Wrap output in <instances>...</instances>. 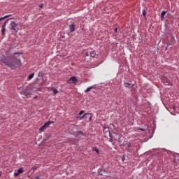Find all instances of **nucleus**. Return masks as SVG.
Segmentation results:
<instances>
[{
	"label": "nucleus",
	"instance_id": "1",
	"mask_svg": "<svg viewBox=\"0 0 179 179\" xmlns=\"http://www.w3.org/2000/svg\"><path fill=\"white\" fill-rule=\"evenodd\" d=\"M1 62H3L6 66L10 68L11 69H15L21 66V62L20 58H17L15 61L12 62L6 57L1 59Z\"/></svg>",
	"mask_w": 179,
	"mask_h": 179
},
{
	"label": "nucleus",
	"instance_id": "2",
	"mask_svg": "<svg viewBox=\"0 0 179 179\" xmlns=\"http://www.w3.org/2000/svg\"><path fill=\"white\" fill-rule=\"evenodd\" d=\"M20 94H21V95H22L23 99H28L29 96H30L31 95V93L27 89L22 90L20 92Z\"/></svg>",
	"mask_w": 179,
	"mask_h": 179
},
{
	"label": "nucleus",
	"instance_id": "3",
	"mask_svg": "<svg viewBox=\"0 0 179 179\" xmlns=\"http://www.w3.org/2000/svg\"><path fill=\"white\" fill-rule=\"evenodd\" d=\"M162 81L164 83V85L166 86H169L171 83V79L170 78L168 77H163L162 78Z\"/></svg>",
	"mask_w": 179,
	"mask_h": 179
},
{
	"label": "nucleus",
	"instance_id": "4",
	"mask_svg": "<svg viewBox=\"0 0 179 179\" xmlns=\"http://www.w3.org/2000/svg\"><path fill=\"white\" fill-rule=\"evenodd\" d=\"M52 122L51 121H48L47 122H45L43 126H41L39 129V131L41 132H43L45 129H46V128L49 127V126L51 124Z\"/></svg>",
	"mask_w": 179,
	"mask_h": 179
},
{
	"label": "nucleus",
	"instance_id": "5",
	"mask_svg": "<svg viewBox=\"0 0 179 179\" xmlns=\"http://www.w3.org/2000/svg\"><path fill=\"white\" fill-rule=\"evenodd\" d=\"M10 29L13 30L15 32H17L18 27L17 24L15 22H11L10 23Z\"/></svg>",
	"mask_w": 179,
	"mask_h": 179
},
{
	"label": "nucleus",
	"instance_id": "6",
	"mask_svg": "<svg viewBox=\"0 0 179 179\" xmlns=\"http://www.w3.org/2000/svg\"><path fill=\"white\" fill-rule=\"evenodd\" d=\"M76 83H78V80H77L76 77H75V76H72L67 80V84H69V85L76 84Z\"/></svg>",
	"mask_w": 179,
	"mask_h": 179
},
{
	"label": "nucleus",
	"instance_id": "7",
	"mask_svg": "<svg viewBox=\"0 0 179 179\" xmlns=\"http://www.w3.org/2000/svg\"><path fill=\"white\" fill-rule=\"evenodd\" d=\"M76 25H75V23L73 22L72 24H71L69 25V31H70V33H73L76 30V28H75Z\"/></svg>",
	"mask_w": 179,
	"mask_h": 179
},
{
	"label": "nucleus",
	"instance_id": "8",
	"mask_svg": "<svg viewBox=\"0 0 179 179\" xmlns=\"http://www.w3.org/2000/svg\"><path fill=\"white\" fill-rule=\"evenodd\" d=\"M23 173V169L22 168H20L17 172H15L14 173V176L17 177L20 174H22Z\"/></svg>",
	"mask_w": 179,
	"mask_h": 179
},
{
	"label": "nucleus",
	"instance_id": "9",
	"mask_svg": "<svg viewBox=\"0 0 179 179\" xmlns=\"http://www.w3.org/2000/svg\"><path fill=\"white\" fill-rule=\"evenodd\" d=\"M8 22V20L4 22V23L3 24L2 27H1V32H2V34L4 35V33L6 31V23Z\"/></svg>",
	"mask_w": 179,
	"mask_h": 179
},
{
	"label": "nucleus",
	"instance_id": "10",
	"mask_svg": "<svg viewBox=\"0 0 179 179\" xmlns=\"http://www.w3.org/2000/svg\"><path fill=\"white\" fill-rule=\"evenodd\" d=\"M87 115H91V113H85L83 115H82L81 117L79 116L78 118H80V120H83Z\"/></svg>",
	"mask_w": 179,
	"mask_h": 179
},
{
	"label": "nucleus",
	"instance_id": "11",
	"mask_svg": "<svg viewBox=\"0 0 179 179\" xmlns=\"http://www.w3.org/2000/svg\"><path fill=\"white\" fill-rule=\"evenodd\" d=\"M124 86L127 88H131V87H133V85L131 83H124Z\"/></svg>",
	"mask_w": 179,
	"mask_h": 179
},
{
	"label": "nucleus",
	"instance_id": "12",
	"mask_svg": "<svg viewBox=\"0 0 179 179\" xmlns=\"http://www.w3.org/2000/svg\"><path fill=\"white\" fill-rule=\"evenodd\" d=\"M10 16H11V15H5V16H3V17H0V22H1L3 20L6 19V18H8V17H10Z\"/></svg>",
	"mask_w": 179,
	"mask_h": 179
},
{
	"label": "nucleus",
	"instance_id": "13",
	"mask_svg": "<svg viewBox=\"0 0 179 179\" xmlns=\"http://www.w3.org/2000/svg\"><path fill=\"white\" fill-rule=\"evenodd\" d=\"M93 88H94V86H90V87H87V90H85V92L87 93V92H90Z\"/></svg>",
	"mask_w": 179,
	"mask_h": 179
},
{
	"label": "nucleus",
	"instance_id": "14",
	"mask_svg": "<svg viewBox=\"0 0 179 179\" xmlns=\"http://www.w3.org/2000/svg\"><path fill=\"white\" fill-rule=\"evenodd\" d=\"M51 91L53 92L54 95H55V94H57L58 93L57 90L55 89V88H54V87H52V88H51Z\"/></svg>",
	"mask_w": 179,
	"mask_h": 179
},
{
	"label": "nucleus",
	"instance_id": "15",
	"mask_svg": "<svg viewBox=\"0 0 179 179\" xmlns=\"http://www.w3.org/2000/svg\"><path fill=\"white\" fill-rule=\"evenodd\" d=\"M166 14V11H162V14H161V17L162 20H164V16Z\"/></svg>",
	"mask_w": 179,
	"mask_h": 179
},
{
	"label": "nucleus",
	"instance_id": "16",
	"mask_svg": "<svg viewBox=\"0 0 179 179\" xmlns=\"http://www.w3.org/2000/svg\"><path fill=\"white\" fill-rule=\"evenodd\" d=\"M34 76V73H32L31 74L29 75L28 77V80H31Z\"/></svg>",
	"mask_w": 179,
	"mask_h": 179
},
{
	"label": "nucleus",
	"instance_id": "17",
	"mask_svg": "<svg viewBox=\"0 0 179 179\" xmlns=\"http://www.w3.org/2000/svg\"><path fill=\"white\" fill-rule=\"evenodd\" d=\"M84 113V110H81L80 113L78 114L77 118H79V116L82 115Z\"/></svg>",
	"mask_w": 179,
	"mask_h": 179
},
{
	"label": "nucleus",
	"instance_id": "18",
	"mask_svg": "<svg viewBox=\"0 0 179 179\" xmlns=\"http://www.w3.org/2000/svg\"><path fill=\"white\" fill-rule=\"evenodd\" d=\"M136 130L138 131H145V129L143 128H140V127H136Z\"/></svg>",
	"mask_w": 179,
	"mask_h": 179
},
{
	"label": "nucleus",
	"instance_id": "19",
	"mask_svg": "<svg viewBox=\"0 0 179 179\" xmlns=\"http://www.w3.org/2000/svg\"><path fill=\"white\" fill-rule=\"evenodd\" d=\"M125 145H127V148H131V144L130 142H127V143H125Z\"/></svg>",
	"mask_w": 179,
	"mask_h": 179
},
{
	"label": "nucleus",
	"instance_id": "20",
	"mask_svg": "<svg viewBox=\"0 0 179 179\" xmlns=\"http://www.w3.org/2000/svg\"><path fill=\"white\" fill-rule=\"evenodd\" d=\"M93 150L95 151L97 154H99V150L98 148H93Z\"/></svg>",
	"mask_w": 179,
	"mask_h": 179
},
{
	"label": "nucleus",
	"instance_id": "21",
	"mask_svg": "<svg viewBox=\"0 0 179 179\" xmlns=\"http://www.w3.org/2000/svg\"><path fill=\"white\" fill-rule=\"evenodd\" d=\"M143 17H146V11H145V10H143Z\"/></svg>",
	"mask_w": 179,
	"mask_h": 179
},
{
	"label": "nucleus",
	"instance_id": "22",
	"mask_svg": "<svg viewBox=\"0 0 179 179\" xmlns=\"http://www.w3.org/2000/svg\"><path fill=\"white\" fill-rule=\"evenodd\" d=\"M43 6V3H41V4H40V5L38 6V7H39L40 8H42Z\"/></svg>",
	"mask_w": 179,
	"mask_h": 179
},
{
	"label": "nucleus",
	"instance_id": "23",
	"mask_svg": "<svg viewBox=\"0 0 179 179\" xmlns=\"http://www.w3.org/2000/svg\"><path fill=\"white\" fill-rule=\"evenodd\" d=\"M92 113H91V115H90V117H89L90 122L92 120Z\"/></svg>",
	"mask_w": 179,
	"mask_h": 179
},
{
	"label": "nucleus",
	"instance_id": "24",
	"mask_svg": "<svg viewBox=\"0 0 179 179\" xmlns=\"http://www.w3.org/2000/svg\"><path fill=\"white\" fill-rule=\"evenodd\" d=\"M122 162H124L125 160V156L124 155L122 156Z\"/></svg>",
	"mask_w": 179,
	"mask_h": 179
},
{
	"label": "nucleus",
	"instance_id": "25",
	"mask_svg": "<svg viewBox=\"0 0 179 179\" xmlns=\"http://www.w3.org/2000/svg\"><path fill=\"white\" fill-rule=\"evenodd\" d=\"M78 133L83 135V131H78Z\"/></svg>",
	"mask_w": 179,
	"mask_h": 179
},
{
	"label": "nucleus",
	"instance_id": "26",
	"mask_svg": "<svg viewBox=\"0 0 179 179\" xmlns=\"http://www.w3.org/2000/svg\"><path fill=\"white\" fill-rule=\"evenodd\" d=\"M21 55V53H14V55Z\"/></svg>",
	"mask_w": 179,
	"mask_h": 179
},
{
	"label": "nucleus",
	"instance_id": "27",
	"mask_svg": "<svg viewBox=\"0 0 179 179\" xmlns=\"http://www.w3.org/2000/svg\"><path fill=\"white\" fill-rule=\"evenodd\" d=\"M110 142H113V138H111L110 135Z\"/></svg>",
	"mask_w": 179,
	"mask_h": 179
},
{
	"label": "nucleus",
	"instance_id": "28",
	"mask_svg": "<svg viewBox=\"0 0 179 179\" xmlns=\"http://www.w3.org/2000/svg\"><path fill=\"white\" fill-rule=\"evenodd\" d=\"M115 31L117 32V28H115Z\"/></svg>",
	"mask_w": 179,
	"mask_h": 179
},
{
	"label": "nucleus",
	"instance_id": "29",
	"mask_svg": "<svg viewBox=\"0 0 179 179\" xmlns=\"http://www.w3.org/2000/svg\"><path fill=\"white\" fill-rule=\"evenodd\" d=\"M101 175H103V173H101Z\"/></svg>",
	"mask_w": 179,
	"mask_h": 179
},
{
	"label": "nucleus",
	"instance_id": "30",
	"mask_svg": "<svg viewBox=\"0 0 179 179\" xmlns=\"http://www.w3.org/2000/svg\"><path fill=\"white\" fill-rule=\"evenodd\" d=\"M0 177H1V173H0Z\"/></svg>",
	"mask_w": 179,
	"mask_h": 179
}]
</instances>
